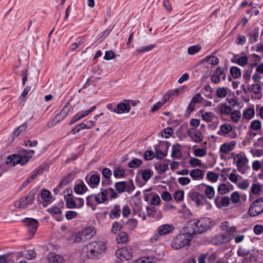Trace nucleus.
I'll use <instances>...</instances> for the list:
<instances>
[{
	"instance_id": "f257e3e1",
	"label": "nucleus",
	"mask_w": 263,
	"mask_h": 263,
	"mask_svg": "<svg viewBox=\"0 0 263 263\" xmlns=\"http://www.w3.org/2000/svg\"><path fill=\"white\" fill-rule=\"evenodd\" d=\"M106 244L102 240L91 241L83 248V251L89 259H98L105 252Z\"/></svg>"
},
{
	"instance_id": "f03ea898",
	"label": "nucleus",
	"mask_w": 263,
	"mask_h": 263,
	"mask_svg": "<svg viewBox=\"0 0 263 263\" xmlns=\"http://www.w3.org/2000/svg\"><path fill=\"white\" fill-rule=\"evenodd\" d=\"M212 224V220L210 218L204 217L200 219H194L189 221L187 229L192 234H202L207 231Z\"/></svg>"
},
{
	"instance_id": "7ed1b4c3",
	"label": "nucleus",
	"mask_w": 263,
	"mask_h": 263,
	"mask_svg": "<svg viewBox=\"0 0 263 263\" xmlns=\"http://www.w3.org/2000/svg\"><path fill=\"white\" fill-rule=\"evenodd\" d=\"M192 239L193 236L190 233L179 234L173 238L171 246L174 250H179L189 245Z\"/></svg>"
},
{
	"instance_id": "20e7f679",
	"label": "nucleus",
	"mask_w": 263,
	"mask_h": 263,
	"mask_svg": "<svg viewBox=\"0 0 263 263\" xmlns=\"http://www.w3.org/2000/svg\"><path fill=\"white\" fill-rule=\"evenodd\" d=\"M175 227L172 224L165 223L158 226L156 230V233L150 238L151 243L157 242L160 237L173 234L175 231Z\"/></svg>"
},
{
	"instance_id": "39448f33",
	"label": "nucleus",
	"mask_w": 263,
	"mask_h": 263,
	"mask_svg": "<svg viewBox=\"0 0 263 263\" xmlns=\"http://www.w3.org/2000/svg\"><path fill=\"white\" fill-rule=\"evenodd\" d=\"M233 163L235 165L238 172L244 173L248 167V159L245 153L240 152L232 156Z\"/></svg>"
},
{
	"instance_id": "423d86ee",
	"label": "nucleus",
	"mask_w": 263,
	"mask_h": 263,
	"mask_svg": "<svg viewBox=\"0 0 263 263\" xmlns=\"http://www.w3.org/2000/svg\"><path fill=\"white\" fill-rule=\"evenodd\" d=\"M96 234V230L93 227H88L78 233L75 237V242H85L92 238Z\"/></svg>"
},
{
	"instance_id": "0eeeda50",
	"label": "nucleus",
	"mask_w": 263,
	"mask_h": 263,
	"mask_svg": "<svg viewBox=\"0 0 263 263\" xmlns=\"http://www.w3.org/2000/svg\"><path fill=\"white\" fill-rule=\"evenodd\" d=\"M217 134L220 136L230 139H234L237 137V133L232 125L228 123L221 124Z\"/></svg>"
},
{
	"instance_id": "6e6552de",
	"label": "nucleus",
	"mask_w": 263,
	"mask_h": 263,
	"mask_svg": "<svg viewBox=\"0 0 263 263\" xmlns=\"http://www.w3.org/2000/svg\"><path fill=\"white\" fill-rule=\"evenodd\" d=\"M29 161V157L27 156H24L21 153L20 155H13L9 156L6 161L7 164H11L13 166L16 165L18 164H21L23 165L26 164Z\"/></svg>"
},
{
	"instance_id": "1a4fd4ad",
	"label": "nucleus",
	"mask_w": 263,
	"mask_h": 263,
	"mask_svg": "<svg viewBox=\"0 0 263 263\" xmlns=\"http://www.w3.org/2000/svg\"><path fill=\"white\" fill-rule=\"evenodd\" d=\"M249 214L252 217H255L263 212V197L255 200L249 209Z\"/></svg>"
},
{
	"instance_id": "9d476101",
	"label": "nucleus",
	"mask_w": 263,
	"mask_h": 263,
	"mask_svg": "<svg viewBox=\"0 0 263 263\" xmlns=\"http://www.w3.org/2000/svg\"><path fill=\"white\" fill-rule=\"evenodd\" d=\"M116 255L120 260L127 261L132 259L133 252L130 249L122 248L116 251Z\"/></svg>"
},
{
	"instance_id": "9b49d317",
	"label": "nucleus",
	"mask_w": 263,
	"mask_h": 263,
	"mask_svg": "<svg viewBox=\"0 0 263 263\" xmlns=\"http://www.w3.org/2000/svg\"><path fill=\"white\" fill-rule=\"evenodd\" d=\"M188 196L191 200L195 202L197 205H203L206 203V197L197 192H190Z\"/></svg>"
},
{
	"instance_id": "f8f14e48",
	"label": "nucleus",
	"mask_w": 263,
	"mask_h": 263,
	"mask_svg": "<svg viewBox=\"0 0 263 263\" xmlns=\"http://www.w3.org/2000/svg\"><path fill=\"white\" fill-rule=\"evenodd\" d=\"M185 88H186V86H183L180 88L168 91L164 96L165 101H170L172 100L175 97L179 96L184 91Z\"/></svg>"
},
{
	"instance_id": "ddd939ff",
	"label": "nucleus",
	"mask_w": 263,
	"mask_h": 263,
	"mask_svg": "<svg viewBox=\"0 0 263 263\" xmlns=\"http://www.w3.org/2000/svg\"><path fill=\"white\" fill-rule=\"evenodd\" d=\"M34 198L33 196L29 195L22 198L20 200L15 202V206L17 208L25 209L28 205L33 203Z\"/></svg>"
},
{
	"instance_id": "4468645a",
	"label": "nucleus",
	"mask_w": 263,
	"mask_h": 263,
	"mask_svg": "<svg viewBox=\"0 0 263 263\" xmlns=\"http://www.w3.org/2000/svg\"><path fill=\"white\" fill-rule=\"evenodd\" d=\"M24 222L27 227L29 233L32 235H34L39 227L38 221L33 218H27L24 219Z\"/></svg>"
},
{
	"instance_id": "2eb2a0df",
	"label": "nucleus",
	"mask_w": 263,
	"mask_h": 263,
	"mask_svg": "<svg viewBox=\"0 0 263 263\" xmlns=\"http://www.w3.org/2000/svg\"><path fill=\"white\" fill-rule=\"evenodd\" d=\"M187 135L195 142H200L203 140L201 133L195 128H190L187 130Z\"/></svg>"
},
{
	"instance_id": "dca6fc26",
	"label": "nucleus",
	"mask_w": 263,
	"mask_h": 263,
	"mask_svg": "<svg viewBox=\"0 0 263 263\" xmlns=\"http://www.w3.org/2000/svg\"><path fill=\"white\" fill-rule=\"evenodd\" d=\"M198 188L200 190L204 191V196L206 199H212L214 197L215 192L214 188L212 186L202 183L198 185Z\"/></svg>"
},
{
	"instance_id": "f3484780",
	"label": "nucleus",
	"mask_w": 263,
	"mask_h": 263,
	"mask_svg": "<svg viewBox=\"0 0 263 263\" xmlns=\"http://www.w3.org/2000/svg\"><path fill=\"white\" fill-rule=\"evenodd\" d=\"M214 203L218 209L227 207L230 203V198L228 196L216 197Z\"/></svg>"
},
{
	"instance_id": "a211bd4d",
	"label": "nucleus",
	"mask_w": 263,
	"mask_h": 263,
	"mask_svg": "<svg viewBox=\"0 0 263 263\" xmlns=\"http://www.w3.org/2000/svg\"><path fill=\"white\" fill-rule=\"evenodd\" d=\"M225 74L223 70L220 68H217L211 76V81L215 84H218L221 79H225Z\"/></svg>"
},
{
	"instance_id": "6ab92c4d",
	"label": "nucleus",
	"mask_w": 263,
	"mask_h": 263,
	"mask_svg": "<svg viewBox=\"0 0 263 263\" xmlns=\"http://www.w3.org/2000/svg\"><path fill=\"white\" fill-rule=\"evenodd\" d=\"M236 145L235 141H231L229 142L224 143L221 145L219 148L220 153L223 154H227L233 151Z\"/></svg>"
},
{
	"instance_id": "aec40b11",
	"label": "nucleus",
	"mask_w": 263,
	"mask_h": 263,
	"mask_svg": "<svg viewBox=\"0 0 263 263\" xmlns=\"http://www.w3.org/2000/svg\"><path fill=\"white\" fill-rule=\"evenodd\" d=\"M189 175L194 180H202L204 177V171L199 168H195L190 172Z\"/></svg>"
},
{
	"instance_id": "412c9836",
	"label": "nucleus",
	"mask_w": 263,
	"mask_h": 263,
	"mask_svg": "<svg viewBox=\"0 0 263 263\" xmlns=\"http://www.w3.org/2000/svg\"><path fill=\"white\" fill-rule=\"evenodd\" d=\"M47 259L49 263H65V259L62 255L53 252L48 254Z\"/></svg>"
},
{
	"instance_id": "4be33fe9",
	"label": "nucleus",
	"mask_w": 263,
	"mask_h": 263,
	"mask_svg": "<svg viewBox=\"0 0 263 263\" xmlns=\"http://www.w3.org/2000/svg\"><path fill=\"white\" fill-rule=\"evenodd\" d=\"M86 182L90 187H97L100 181V176L97 174H93L89 178L86 177Z\"/></svg>"
},
{
	"instance_id": "5701e85b",
	"label": "nucleus",
	"mask_w": 263,
	"mask_h": 263,
	"mask_svg": "<svg viewBox=\"0 0 263 263\" xmlns=\"http://www.w3.org/2000/svg\"><path fill=\"white\" fill-rule=\"evenodd\" d=\"M153 173V171L152 170L146 168L139 170L137 174L141 177L142 179L146 182L152 177Z\"/></svg>"
},
{
	"instance_id": "b1692460",
	"label": "nucleus",
	"mask_w": 263,
	"mask_h": 263,
	"mask_svg": "<svg viewBox=\"0 0 263 263\" xmlns=\"http://www.w3.org/2000/svg\"><path fill=\"white\" fill-rule=\"evenodd\" d=\"M130 110V106L128 102L120 103L117 106V114L127 113Z\"/></svg>"
},
{
	"instance_id": "393cba45",
	"label": "nucleus",
	"mask_w": 263,
	"mask_h": 263,
	"mask_svg": "<svg viewBox=\"0 0 263 263\" xmlns=\"http://www.w3.org/2000/svg\"><path fill=\"white\" fill-rule=\"evenodd\" d=\"M67 192H69L68 190ZM64 199L66 201V206L69 209H74L77 208L76 200L72 196L71 194L68 193L67 195H64Z\"/></svg>"
},
{
	"instance_id": "a878e982",
	"label": "nucleus",
	"mask_w": 263,
	"mask_h": 263,
	"mask_svg": "<svg viewBox=\"0 0 263 263\" xmlns=\"http://www.w3.org/2000/svg\"><path fill=\"white\" fill-rule=\"evenodd\" d=\"M233 189V186L230 183H221L218 186L217 191L220 195L226 194Z\"/></svg>"
},
{
	"instance_id": "bb28decb",
	"label": "nucleus",
	"mask_w": 263,
	"mask_h": 263,
	"mask_svg": "<svg viewBox=\"0 0 263 263\" xmlns=\"http://www.w3.org/2000/svg\"><path fill=\"white\" fill-rule=\"evenodd\" d=\"M74 190L77 194L82 195L87 191V187L84 182L81 181L76 184Z\"/></svg>"
},
{
	"instance_id": "cd10ccee",
	"label": "nucleus",
	"mask_w": 263,
	"mask_h": 263,
	"mask_svg": "<svg viewBox=\"0 0 263 263\" xmlns=\"http://www.w3.org/2000/svg\"><path fill=\"white\" fill-rule=\"evenodd\" d=\"M89 114L88 110H82L81 111L77 114H76L71 119L70 122V125H72L75 122L80 120L81 119L86 117Z\"/></svg>"
},
{
	"instance_id": "c85d7f7f",
	"label": "nucleus",
	"mask_w": 263,
	"mask_h": 263,
	"mask_svg": "<svg viewBox=\"0 0 263 263\" xmlns=\"http://www.w3.org/2000/svg\"><path fill=\"white\" fill-rule=\"evenodd\" d=\"M200 112L202 119L205 122H211L215 118V115L211 111L200 110Z\"/></svg>"
},
{
	"instance_id": "c756f323",
	"label": "nucleus",
	"mask_w": 263,
	"mask_h": 263,
	"mask_svg": "<svg viewBox=\"0 0 263 263\" xmlns=\"http://www.w3.org/2000/svg\"><path fill=\"white\" fill-rule=\"evenodd\" d=\"M157 261V258L155 256H144L141 257L133 263H154Z\"/></svg>"
},
{
	"instance_id": "7c9ffc66",
	"label": "nucleus",
	"mask_w": 263,
	"mask_h": 263,
	"mask_svg": "<svg viewBox=\"0 0 263 263\" xmlns=\"http://www.w3.org/2000/svg\"><path fill=\"white\" fill-rule=\"evenodd\" d=\"M120 206L118 204H115L109 213V217L111 219H118L120 216Z\"/></svg>"
},
{
	"instance_id": "2f4dec72",
	"label": "nucleus",
	"mask_w": 263,
	"mask_h": 263,
	"mask_svg": "<svg viewBox=\"0 0 263 263\" xmlns=\"http://www.w3.org/2000/svg\"><path fill=\"white\" fill-rule=\"evenodd\" d=\"M218 108L220 113L224 115H230L232 111L231 107L224 103L219 104Z\"/></svg>"
},
{
	"instance_id": "473e14b6",
	"label": "nucleus",
	"mask_w": 263,
	"mask_h": 263,
	"mask_svg": "<svg viewBox=\"0 0 263 263\" xmlns=\"http://www.w3.org/2000/svg\"><path fill=\"white\" fill-rule=\"evenodd\" d=\"M172 156L174 158L178 159L181 156L180 145L176 144L173 145L172 148Z\"/></svg>"
},
{
	"instance_id": "72a5a7b5",
	"label": "nucleus",
	"mask_w": 263,
	"mask_h": 263,
	"mask_svg": "<svg viewBox=\"0 0 263 263\" xmlns=\"http://www.w3.org/2000/svg\"><path fill=\"white\" fill-rule=\"evenodd\" d=\"M262 127V123L259 120L255 119L252 121L249 125V129L254 131H258Z\"/></svg>"
},
{
	"instance_id": "f704fd0d",
	"label": "nucleus",
	"mask_w": 263,
	"mask_h": 263,
	"mask_svg": "<svg viewBox=\"0 0 263 263\" xmlns=\"http://www.w3.org/2000/svg\"><path fill=\"white\" fill-rule=\"evenodd\" d=\"M155 168L158 173L162 174L164 173L168 169V165L164 163H157L154 165Z\"/></svg>"
},
{
	"instance_id": "c9c22d12",
	"label": "nucleus",
	"mask_w": 263,
	"mask_h": 263,
	"mask_svg": "<svg viewBox=\"0 0 263 263\" xmlns=\"http://www.w3.org/2000/svg\"><path fill=\"white\" fill-rule=\"evenodd\" d=\"M243 117L246 120H249L255 116V110L253 108H249L245 109L242 114Z\"/></svg>"
},
{
	"instance_id": "e433bc0d",
	"label": "nucleus",
	"mask_w": 263,
	"mask_h": 263,
	"mask_svg": "<svg viewBox=\"0 0 263 263\" xmlns=\"http://www.w3.org/2000/svg\"><path fill=\"white\" fill-rule=\"evenodd\" d=\"M230 115L231 120L235 123H237L239 122L241 116L240 111L238 110L232 111Z\"/></svg>"
},
{
	"instance_id": "4c0bfd02",
	"label": "nucleus",
	"mask_w": 263,
	"mask_h": 263,
	"mask_svg": "<svg viewBox=\"0 0 263 263\" xmlns=\"http://www.w3.org/2000/svg\"><path fill=\"white\" fill-rule=\"evenodd\" d=\"M95 195L97 199L98 204L104 202L107 199L105 189H101L100 193Z\"/></svg>"
},
{
	"instance_id": "58836bf2",
	"label": "nucleus",
	"mask_w": 263,
	"mask_h": 263,
	"mask_svg": "<svg viewBox=\"0 0 263 263\" xmlns=\"http://www.w3.org/2000/svg\"><path fill=\"white\" fill-rule=\"evenodd\" d=\"M68 109L66 107H65L64 108H63V109L60 112H59L55 116L54 120L57 122H59L60 121L62 120L66 117V116L68 114Z\"/></svg>"
},
{
	"instance_id": "ea45409f",
	"label": "nucleus",
	"mask_w": 263,
	"mask_h": 263,
	"mask_svg": "<svg viewBox=\"0 0 263 263\" xmlns=\"http://www.w3.org/2000/svg\"><path fill=\"white\" fill-rule=\"evenodd\" d=\"M156 47V44H152L146 46H144L136 49V52L137 54H140L141 53H145L148 52L155 48Z\"/></svg>"
},
{
	"instance_id": "a19ab883",
	"label": "nucleus",
	"mask_w": 263,
	"mask_h": 263,
	"mask_svg": "<svg viewBox=\"0 0 263 263\" xmlns=\"http://www.w3.org/2000/svg\"><path fill=\"white\" fill-rule=\"evenodd\" d=\"M86 204L88 206L92 207L93 209V207L96 205L98 204L97 203V199L95 195H91L86 197Z\"/></svg>"
},
{
	"instance_id": "79ce46f5",
	"label": "nucleus",
	"mask_w": 263,
	"mask_h": 263,
	"mask_svg": "<svg viewBox=\"0 0 263 263\" xmlns=\"http://www.w3.org/2000/svg\"><path fill=\"white\" fill-rule=\"evenodd\" d=\"M249 41L251 43H254L257 41L259 37V30L255 29L249 34Z\"/></svg>"
},
{
	"instance_id": "37998d69",
	"label": "nucleus",
	"mask_w": 263,
	"mask_h": 263,
	"mask_svg": "<svg viewBox=\"0 0 263 263\" xmlns=\"http://www.w3.org/2000/svg\"><path fill=\"white\" fill-rule=\"evenodd\" d=\"M41 198L45 202L51 203L52 202V197L50 192L47 190H43L41 194Z\"/></svg>"
},
{
	"instance_id": "c03bdc74",
	"label": "nucleus",
	"mask_w": 263,
	"mask_h": 263,
	"mask_svg": "<svg viewBox=\"0 0 263 263\" xmlns=\"http://www.w3.org/2000/svg\"><path fill=\"white\" fill-rule=\"evenodd\" d=\"M235 204H239L240 203V195L238 192L235 191L233 192L230 196V200Z\"/></svg>"
},
{
	"instance_id": "a18cd8bd",
	"label": "nucleus",
	"mask_w": 263,
	"mask_h": 263,
	"mask_svg": "<svg viewBox=\"0 0 263 263\" xmlns=\"http://www.w3.org/2000/svg\"><path fill=\"white\" fill-rule=\"evenodd\" d=\"M116 240L118 243H125L128 240V235L125 232H121L117 237Z\"/></svg>"
},
{
	"instance_id": "49530a36",
	"label": "nucleus",
	"mask_w": 263,
	"mask_h": 263,
	"mask_svg": "<svg viewBox=\"0 0 263 263\" xmlns=\"http://www.w3.org/2000/svg\"><path fill=\"white\" fill-rule=\"evenodd\" d=\"M173 134V130L171 127H167L162 130L160 135L161 136L164 138H170Z\"/></svg>"
},
{
	"instance_id": "de8ad7c7",
	"label": "nucleus",
	"mask_w": 263,
	"mask_h": 263,
	"mask_svg": "<svg viewBox=\"0 0 263 263\" xmlns=\"http://www.w3.org/2000/svg\"><path fill=\"white\" fill-rule=\"evenodd\" d=\"M125 173L124 169L121 167L115 168L114 170V176L116 178L123 177L125 175Z\"/></svg>"
},
{
	"instance_id": "09e8293b",
	"label": "nucleus",
	"mask_w": 263,
	"mask_h": 263,
	"mask_svg": "<svg viewBox=\"0 0 263 263\" xmlns=\"http://www.w3.org/2000/svg\"><path fill=\"white\" fill-rule=\"evenodd\" d=\"M28 125L26 123H24L20 126H18L13 132V135L15 136H18V135L23 134L27 129Z\"/></svg>"
},
{
	"instance_id": "8fccbe9b",
	"label": "nucleus",
	"mask_w": 263,
	"mask_h": 263,
	"mask_svg": "<svg viewBox=\"0 0 263 263\" xmlns=\"http://www.w3.org/2000/svg\"><path fill=\"white\" fill-rule=\"evenodd\" d=\"M230 73L234 79H237L241 76V70L239 68L233 66L232 67L230 70Z\"/></svg>"
},
{
	"instance_id": "3c124183",
	"label": "nucleus",
	"mask_w": 263,
	"mask_h": 263,
	"mask_svg": "<svg viewBox=\"0 0 263 263\" xmlns=\"http://www.w3.org/2000/svg\"><path fill=\"white\" fill-rule=\"evenodd\" d=\"M204 61L209 64H211L212 66H215L219 63L218 59L217 57L213 55L206 57L204 59Z\"/></svg>"
},
{
	"instance_id": "603ef678",
	"label": "nucleus",
	"mask_w": 263,
	"mask_h": 263,
	"mask_svg": "<svg viewBox=\"0 0 263 263\" xmlns=\"http://www.w3.org/2000/svg\"><path fill=\"white\" fill-rule=\"evenodd\" d=\"M248 59L246 56H242L235 60L233 62L241 66H245L248 64Z\"/></svg>"
},
{
	"instance_id": "864d4df0",
	"label": "nucleus",
	"mask_w": 263,
	"mask_h": 263,
	"mask_svg": "<svg viewBox=\"0 0 263 263\" xmlns=\"http://www.w3.org/2000/svg\"><path fill=\"white\" fill-rule=\"evenodd\" d=\"M138 221L136 219H130L126 222V225L128 228L131 230H134L137 227Z\"/></svg>"
},
{
	"instance_id": "5fc2aeb1",
	"label": "nucleus",
	"mask_w": 263,
	"mask_h": 263,
	"mask_svg": "<svg viewBox=\"0 0 263 263\" xmlns=\"http://www.w3.org/2000/svg\"><path fill=\"white\" fill-rule=\"evenodd\" d=\"M228 93V88L219 87L216 90V96L219 98H223L226 97Z\"/></svg>"
},
{
	"instance_id": "6e6d98bb",
	"label": "nucleus",
	"mask_w": 263,
	"mask_h": 263,
	"mask_svg": "<svg viewBox=\"0 0 263 263\" xmlns=\"http://www.w3.org/2000/svg\"><path fill=\"white\" fill-rule=\"evenodd\" d=\"M206 177L210 181L216 182L219 178V175L213 172H209L207 173Z\"/></svg>"
},
{
	"instance_id": "4d7b16f0",
	"label": "nucleus",
	"mask_w": 263,
	"mask_h": 263,
	"mask_svg": "<svg viewBox=\"0 0 263 263\" xmlns=\"http://www.w3.org/2000/svg\"><path fill=\"white\" fill-rule=\"evenodd\" d=\"M142 163L141 160L134 158L128 162V166L130 168H136L141 165Z\"/></svg>"
},
{
	"instance_id": "13d9d810",
	"label": "nucleus",
	"mask_w": 263,
	"mask_h": 263,
	"mask_svg": "<svg viewBox=\"0 0 263 263\" xmlns=\"http://www.w3.org/2000/svg\"><path fill=\"white\" fill-rule=\"evenodd\" d=\"M218 237L220 243L228 242L232 240V238L231 237L230 235L227 233L224 234H220Z\"/></svg>"
},
{
	"instance_id": "bf43d9fd",
	"label": "nucleus",
	"mask_w": 263,
	"mask_h": 263,
	"mask_svg": "<svg viewBox=\"0 0 263 263\" xmlns=\"http://www.w3.org/2000/svg\"><path fill=\"white\" fill-rule=\"evenodd\" d=\"M125 181L118 182L115 183V187L119 193H123L125 191Z\"/></svg>"
},
{
	"instance_id": "052dcab7",
	"label": "nucleus",
	"mask_w": 263,
	"mask_h": 263,
	"mask_svg": "<svg viewBox=\"0 0 263 263\" xmlns=\"http://www.w3.org/2000/svg\"><path fill=\"white\" fill-rule=\"evenodd\" d=\"M189 163L193 167L201 166L202 165L201 161L194 157H191L190 159Z\"/></svg>"
},
{
	"instance_id": "680f3d73",
	"label": "nucleus",
	"mask_w": 263,
	"mask_h": 263,
	"mask_svg": "<svg viewBox=\"0 0 263 263\" xmlns=\"http://www.w3.org/2000/svg\"><path fill=\"white\" fill-rule=\"evenodd\" d=\"M201 50V47L199 45H194L190 46L187 49V52L189 54L194 55Z\"/></svg>"
},
{
	"instance_id": "e2e57ef3",
	"label": "nucleus",
	"mask_w": 263,
	"mask_h": 263,
	"mask_svg": "<svg viewBox=\"0 0 263 263\" xmlns=\"http://www.w3.org/2000/svg\"><path fill=\"white\" fill-rule=\"evenodd\" d=\"M150 201L151 203L154 205H159L161 202L160 197L157 193L152 195V197L150 199Z\"/></svg>"
},
{
	"instance_id": "0e129e2a",
	"label": "nucleus",
	"mask_w": 263,
	"mask_h": 263,
	"mask_svg": "<svg viewBox=\"0 0 263 263\" xmlns=\"http://www.w3.org/2000/svg\"><path fill=\"white\" fill-rule=\"evenodd\" d=\"M206 154V150L204 148H196L194 151V155L196 157H202Z\"/></svg>"
},
{
	"instance_id": "69168bd1",
	"label": "nucleus",
	"mask_w": 263,
	"mask_h": 263,
	"mask_svg": "<svg viewBox=\"0 0 263 263\" xmlns=\"http://www.w3.org/2000/svg\"><path fill=\"white\" fill-rule=\"evenodd\" d=\"M156 193H153L152 192V189L149 188L148 189L145 190L143 191L144 200L146 201H149L150 199L152 197V195L155 194Z\"/></svg>"
},
{
	"instance_id": "338daca9",
	"label": "nucleus",
	"mask_w": 263,
	"mask_h": 263,
	"mask_svg": "<svg viewBox=\"0 0 263 263\" xmlns=\"http://www.w3.org/2000/svg\"><path fill=\"white\" fill-rule=\"evenodd\" d=\"M249 182L248 180H243L237 183V186L241 190H246L249 186Z\"/></svg>"
},
{
	"instance_id": "774afa93",
	"label": "nucleus",
	"mask_w": 263,
	"mask_h": 263,
	"mask_svg": "<svg viewBox=\"0 0 263 263\" xmlns=\"http://www.w3.org/2000/svg\"><path fill=\"white\" fill-rule=\"evenodd\" d=\"M261 191V185L258 183H253L251 187V192L254 194H258Z\"/></svg>"
}]
</instances>
